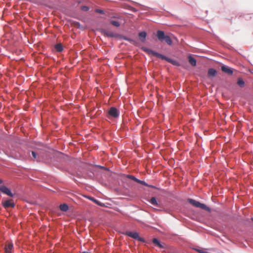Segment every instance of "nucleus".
Segmentation results:
<instances>
[{"label": "nucleus", "instance_id": "obj_1", "mask_svg": "<svg viewBox=\"0 0 253 253\" xmlns=\"http://www.w3.org/2000/svg\"><path fill=\"white\" fill-rule=\"evenodd\" d=\"M157 37L160 41H165L168 45H170L172 43L170 38L169 36L166 35L163 31L158 30L157 32Z\"/></svg>", "mask_w": 253, "mask_h": 253}, {"label": "nucleus", "instance_id": "obj_2", "mask_svg": "<svg viewBox=\"0 0 253 253\" xmlns=\"http://www.w3.org/2000/svg\"><path fill=\"white\" fill-rule=\"evenodd\" d=\"M188 202L190 204H191L195 207L199 208L201 209L205 210V211L209 212L211 211V209H210V208L207 207L204 204L201 203L199 202H198L195 200L191 199H188Z\"/></svg>", "mask_w": 253, "mask_h": 253}, {"label": "nucleus", "instance_id": "obj_3", "mask_svg": "<svg viewBox=\"0 0 253 253\" xmlns=\"http://www.w3.org/2000/svg\"><path fill=\"white\" fill-rule=\"evenodd\" d=\"M125 234L129 237H130L135 240H138V241L144 242V240L143 238L139 237V234L137 232H130L126 231L125 233Z\"/></svg>", "mask_w": 253, "mask_h": 253}, {"label": "nucleus", "instance_id": "obj_4", "mask_svg": "<svg viewBox=\"0 0 253 253\" xmlns=\"http://www.w3.org/2000/svg\"><path fill=\"white\" fill-rule=\"evenodd\" d=\"M142 49L143 50V51H144L145 52H146V53H147L149 55H153V56H156L158 58H162L163 57V55L161 54H160L159 53H157L150 49H149L148 48H146V47H143L142 48Z\"/></svg>", "mask_w": 253, "mask_h": 253}, {"label": "nucleus", "instance_id": "obj_5", "mask_svg": "<svg viewBox=\"0 0 253 253\" xmlns=\"http://www.w3.org/2000/svg\"><path fill=\"white\" fill-rule=\"evenodd\" d=\"M108 114L110 116L114 118H118L120 115L119 111L115 107H111L108 111Z\"/></svg>", "mask_w": 253, "mask_h": 253}, {"label": "nucleus", "instance_id": "obj_6", "mask_svg": "<svg viewBox=\"0 0 253 253\" xmlns=\"http://www.w3.org/2000/svg\"><path fill=\"white\" fill-rule=\"evenodd\" d=\"M2 205L3 207L5 209L8 208H14L15 207V204L13 202L12 199H9L5 201L2 202Z\"/></svg>", "mask_w": 253, "mask_h": 253}, {"label": "nucleus", "instance_id": "obj_7", "mask_svg": "<svg viewBox=\"0 0 253 253\" xmlns=\"http://www.w3.org/2000/svg\"><path fill=\"white\" fill-rule=\"evenodd\" d=\"M0 191L10 197H12L14 196L10 190L4 185H0Z\"/></svg>", "mask_w": 253, "mask_h": 253}, {"label": "nucleus", "instance_id": "obj_8", "mask_svg": "<svg viewBox=\"0 0 253 253\" xmlns=\"http://www.w3.org/2000/svg\"><path fill=\"white\" fill-rule=\"evenodd\" d=\"M13 248V244L11 242H7L4 247L6 253H11Z\"/></svg>", "mask_w": 253, "mask_h": 253}, {"label": "nucleus", "instance_id": "obj_9", "mask_svg": "<svg viewBox=\"0 0 253 253\" xmlns=\"http://www.w3.org/2000/svg\"><path fill=\"white\" fill-rule=\"evenodd\" d=\"M221 69L222 72L224 73H225L228 75H232L233 74V70L228 67V66H226L225 65H223L221 67Z\"/></svg>", "mask_w": 253, "mask_h": 253}, {"label": "nucleus", "instance_id": "obj_10", "mask_svg": "<svg viewBox=\"0 0 253 253\" xmlns=\"http://www.w3.org/2000/svg\"><path fill=\"white\" fill-rule=\"evenodd\" d=\"M163 57L162 58H161V59H163V60H165L166 61H167L168 62L171 63L173 65H179V64L178 63V62L175 61V60H173L172 59H171L170 58H169L168 57H167L166 56L163 55Z\"/></svg>", "mask_w": 253, "mask_h": 253}, {"label": "nucleus", "instance_id": "obj_11", "mask_svg": "<svg viewBox=\"0 0 253 253\" xmlns=\"http://www.w3.org/2000/svg\"><path fill=\"white\" fill-rule=\"evenodd\" d=\"M216 73L217 72L215 69L213 68H210L208 70V74L209 77H213L215 76Z\"/></svg>", "mask_w": 253, "mask_h": 253}, {"label": "nucleus", "instance_id": "obj_12", "mask_svg": "<svg viewBox=\"0 0 253 253\" xmlns=\"http://www.w3.org/2000/svg\"><path fill=\"white\" fill-rule=\"evenodd\" d=\"M154 244L161 249L164 248V246L161 244L160 241L156 238H154L152 241Z\"/></svg>", "mask_w": 253, "mask_h": 253}, {"label": "nucleus", "instance_id": "obj_13", "mask_svg": "<svg viewBox=\"0 0 253 253\" xmlns=\"http://www.w3.org/2000/svg\"><path fill=\"white\" fill-rule=\"evenodd\" d=\"M188 60H189V62L190 63V64L191 65H192L193 66H196L197 62L195 58L192 57L191 56H189L188 57Z\"/></svg>", "mask_w": 253, "mask_h": 253}, {"label": "nucleus", "instance_id": "obj_14", "mask_svg": "<svg viewBox=\"0 0 253 253\" xmlns=\"http://www.w3.org/2000/svg\"><path fill=\"white\" fill-rule=\"evenodd\" d=\"M146 35L147 34L145 32H141L139 33V37L141 41L143 42L145 41Z\"/></svg>", "mask_w": 253, "mask_h": 253}, {"label": "nucleus", "instance_id": "obj_15", "mask_svg": "<svg viewBox=\"0 0 253 253\" xmlns=\"http://www.w3.org/2000/svg\"><path fill=\"white\" fill-rule=\"evenodd\" d=\"M60 209L61 211H67L69 209V207L67 205H66L65 204H63L60 205Z\"/></svg>", "mask_w": 253, "mask_h": 253}, {"label": "nucleus", "instance_id": "obj_16", "mask_svg": "<svg viewBox=\"0 0 253 253\" xmlns=\"http://www.w3.org/2000/svg\"><path fill=\"white\" fill-rule=\"evenodd\" d=\"M55 49L58 52H61L63 50V46L61 43L56 44L55 45Z\"/></svg>", "mask_w": 253, "mask_h": 253}, {"label": "nucleus", "instance_id": "obj_17", "mask_svg": "<svg viewBox=\"0 0 253 253\" xmlns=\"http://www.w3.org/2000/svg\"><path fill=\"white\" fill-rule=\"evenodd\" d=\"M237 84L240 87H243L245 85L244 81L242 79L239 78L237 81Z\"/></svg>", "mask_w": 253, "mask_h": 253}, {"label": "nucleus", "instance_id": "obj_18", "mask_svg": "<svg viewBox=\"0 0 253 253\" xmlns=\"http://www.w3.org/2000/svg\"><path fill=\"white\" fill-rule=\"evenodd\" d=\"M104 34L108 37H114L115 36V34L112 32L106 31L105 32Z\"/></svg>", "mask_w": 253, "mask_h": 253}, {"label": "nucleus", "instance_id": "obj_19", "mask_svg": "<svg viewBox=\"0 0 253 253\" xmlns=\"http://www.w3.org/2000/svg\"><path fill=\"white\" fill-rule=\"evenodd\" d=\"M150 203L154 206H158V203L155 197H152L150 201Z\"/></svg>", "mask_w": 253, "mask_h": 253}, {"label": "nucleus", "instance_id": "obj_20", "mask_svg": "<svg viewBox=\"0 0 253 253\" xmlns=\"http://www.w3.org/2000/svg\"><path fill=\"white\" fill-rule=\"evenodd\" d=\"M88 199H90V200H91L92 201H93V202H94L95 203H96V204H97L98 205H99L101 206H103V204H102L100 202H99L98 200L95 199L93 197H89Z\"/></svg>", "mask_w": 253, "mask_h": 253}, {"label": "nucleus", "instance_id": "obj_21", "mask_svg": "<svg viewBox=\"0 0 253 253\" xmlns=\"http://www.w3.org/2000/svg\"><path fill=\"white\" fill-rule=\"evenodd\" d=\"M111 23L113 25H114L116 27H119L120 25V24L119 23V22H118V21H116L112 20V21H111Z\"/></svg>", "mask_w": 253, "mask_h": 253}, {"label": "nucleus", "instance_id": "obj_22", "mask_svg": "<svg viewBox=\"0 0 253 253\" xmlns=\"http://www.w3.org/2000/svg\"><path fill=\"white\" fill-rule=\"evenodd\" d=\"M195 250L199 253H208V252L204 249H195Z\"/></svg>", "mask_w": 253, "mask_h": 253}, {"label": "nucleus", "instance_id": "obj_23", "mask_svg": "<svg viewBox=\"0 0 253 253\" xmlns=\"http://www.w3.org/2000/svg\"><path fill=\"white\" fill-rule=\"evenodd\" d=\"M127 177H128V178H129L130 179H132V180L135 181L136 182H137V180H138L137 178H136L135 177H134V176L131 175H127Z\"/></svg>", "mask_w": 253, "mask_h": 253}, {"label": "nucleus", "instance_id": "obj_24", "mask_svg": "<svg viewBox=\"0 0 253 253\" xmlns=\"http://www.w3.org/2000/svg\"><path fill=\"white\" fill-rule=\"evenodd\" d=\"M137 182L138 183H140L141 184L145 185V186H148V184L144 181H142V180H139L138 179L137 180Z\"/></svg>", "mask_w": 253, "mask_h": 253}, {"label": "nucleus", "instance_id": "obj_25", "mask_svg": "<svg viewBox=\"0 0 253 253\" xmlns=\"http://www.w3.org/2000/svg\"><path fill=\"white\" fill-rule=\"evenodd\" d=\"M81 8H82V10L85 11H88L89 9V8L86 6H82Z\"/></svg>", "mask_w": 253, "mask_h": 253}, {"label": "nucleus", "instance_id": "obj_26", "mask_svg": "<svg viewBox=\"0 0 253 253\" xmlns=\"http://www.w3.org/2000/svg\"><path fill=\"white\" fill-rule=\"evenodd\" d=\"M32 155L34 158V159H37V154L34 151H32Z\"/></svg>", "mask_w": 253, "mask_h": 253}, {"label": "nucleus", "instance_id": "obj_27", "mask_svg": "<svg viewBox=\"0 0 253 253\" xmlns=\"http://www.w3.org/2000/svg\"><path fill=\"white\" fill-rule=\"evenodd\" d=\"M95 11L97 13H104V12L102 10H101V9H97L95 10Z\"/></svg>", "mask_w": 253, "mask_h": 253}, {"label": "nucleus", "instance_id": "obj_28", "mask_svg": "<svg viewBox=\"0 0 253 253\" xmlns=\"http://www.w3.org/2000/svg\"><path fill=\"white\" fill-rule=\"evenodd\" d=\"M3 182V181L0 179V184H1Z\"/></svg>", "mask_w": 253, "mask_h": 253}, {"label": "nucleus", "instance_id": "obj_29", "mask_svg": "<svg viewBox=\"0 0 253 253\" xmlns=\"http://www.w3.org/2000/svg\"><path fill=\"white\" fill-rule=\"evenodd\" d=\"M252 221L253 222V218H251Z\"/></svg>", "mask_w": 253, "mask_h": 253}]
</instances>
